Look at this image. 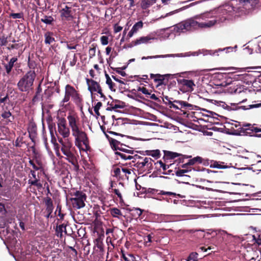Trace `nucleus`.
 I'll return each mask as SVG.
<instances>
[{
	"instance_id": "obj_1",
	"label": "nucleus",
	"mask_w": 261,
	"mask_h": 261,
	"mask_svg": "<svg viewBox=\"0 0 261 261\" xmlns=\"http://www.w3.org/2000/svg\"><path fill=\"white\" fill-rule=\"evenodd\" d=\"M59 142L61 144V150L65 155V159L73 166V169L75 171H78L80 166L77 161L78 155L76 154L75 147L68 140L63 141L61 139Z\"/></svg>"
},
{
	"instance_id": "obj_2",
	"label": "nucleus",
	"mask_w": 261,
	"mask_h": 261,
	"mask_svg": "<svg viewBox=\"0 0 261 261\" xmlns=\"http://www.w3.org/2000/svg\"><path fill=\"white\" fill-rule=\"evenodd\" d=\"M70 98L77 107L82 109L83 104L82 95L74 87L67 84L65 88V95L64 98L61 101V105L63 106L64 103L68 102Z\"/></svg>"
},
{
	"instance_id": "obj_3",
	"label": "nucleus",
	"mask_w": 261,
	"mask_h": 261,
	"mask_svg": "<svg viewBox=\"0 0 261 261\" xmlns=\"http://www.w3.org/2000/svg\"><path fill=\"white\" fill-rule=\"evenodd\" d=\"M36 77V73L35 70L28 71L17 83L18 89L21 92H29L30 91L33 89Z\"/></svg>"
},
{
	"instance_id": "obj_4",
	"label": "nucleus",
	"mask_w": 261,
	"mask_h": 261,
	"mask_svg": "<svg viewBox=\"0 0 261 261\" xmlns=\"http://www.w3.org/2000/svg\"><path fill=\"white\" fill-rule=\"evenodd\" d=\"M72 132V136L75 138V145L84 151L90 150V146L87 134L81 127L75 129Z\"/></svg>"
},
{
	"instance_id": "obj_5",
	"label": "nucleus",
	"mask_w": 261,
	"mask_h": 261,
	"mask_svg": "<svg viewBox=\"0 0 261 261\" xmlns=\"http://www.w3.org/2000/svg\"><path fill=\"white\" fill-rule=\"evenodd\" d=\"M197 23H198V22L195 21L193 17L176 24L175 25L174 29H175L177 32L179 33H184L187 31H193L199 29L197 25Z\"/></svg>"
},
{
	"instance_id": "obj_6",
	"label": "nucleus",
	"mask_w": 261,
	"mask_h": 261,
	"mask_svg": "<svg viewBox=\"0 0 261 261\" xmlns=\"http://www.w3.org/2000/svg\"><path fill=\"white\" fill-rule=\"evenodd\" d=\"M194 17L195 21L198 22L197 25L199 29L211 28L217 22L216 19L209 20V18H212L210 13L196 15Z\"/></svg>"
},
{
	"instance_id": "obj_7",
	"label": "nucleus",
	"mask_w": 261,
	"mask_h": 261,
	"mask_svg": "<svg viewBox=\"0 0 261 261\" xmlns=\"http://www.w3.org/2000/svg\"><path fill=\"white\" fill-rule=\"evenodd\" d=\"M71 195L73 197L70 198L69 200L73 208L80 209L85 206V202L87 199L85 193L81 191H76Z\"/></svg>"
},
{
	"instance_id": "obj_8",
	"label": "nucleus",
	"mask_w": 261,
	"mask_h": 261,
	"mask_svg": "<svg viewBox=\"0 0 261 261\" xmlns=\"http://www.w3.org/2000/svg\"><path fill=\"white\" fill-rule=\"evenodd\" d=\"M132 170L124 165H118L113 167L114 177H116L119 180L128 179L129 175L131 174Z\"/></svg>"
},
{
	"instance_id": "obj_9",
	"label": "nucleus",
	"mask_w": 261,
	"mask_h": 261,
	"mask_svg": "<svg viewBox=\"0 0 261 261\" xmlns=\"http://www.w3.org/2000/svg\"><path fill=\"white\" fill-rule=\"evenodd\" d=\"M58 131L64 138H67L70 135L69 128L67 126L66 120L65 118L58 117Z\"/></svg>"
},
{
	"instance_id": "obj_10",
	"label": "nucleus",
	"mask_w": 261,
	"mask_h": 261,
	"mask_svg": "<svg viewBox=\"0 0 261 261\" xmlns=\"http://www.w3.org/2000/svg\"><path fill=\"white\" fill-rule=\"evenodd\" d=\"M179 90L182 92H192L194 90L195 85L192 80L186 79H177Z\"/></svg>"
},
{
	"instance_id": "obj_11",
	"label": "nucleus",
	"mask_w": 261,
	"mask_h": 261,
	"mask_svg": "<svg viewBox=\"0 0 261 261\" xmlns=\"http://www.w3.org/2000/svg\"><path fill=\"white\" fill-rule=\"evenodd\" d=\"M86 83L88 86V89L91 93L97 92L100 95L101 98H102L103 100L106 99V97L103 93L101 87L98 82L92 79H86Z\"/></svg>"
},
{
	"instance_id": "obj_12",
	"label": "nucleus",
	"mask_w": 261,
	"mask_h": 261,
	"mask_svg": "<svg viewBox=\"0 0 261 261\" xmlns=\"http://www.w3.org/2000/svg\"><path fill=\"white\" fill-rule=\"evenodd\" d=\"M142 160V162H140V161L139 160V161H138L137 162H136V164L135 165V167L142 171H150L152 169L153 162H154L153 160H152L150 158L147 157L143 158Z\"/></svg>"
},
{
	"instance_id": "obj_13",
	"label": "nucleus",
	"mask_w": 261,
	"mask_h": 261,
	"mask_svg": "<svg viewBox=\"0 0 261 261\" xmlns=\"http://www.w3.org/2000/svg\"><path fill=\"white\" fill-rule=\"evenodd\" d=\"M243 130L241 133L246 135H249L251 136H255L257 137H261V128L255 127L250 124L244 125L242 128Z\"/></svg>"
},
{
	"instance_id": "obj_14",
	"label": "nucleus",
	"mask_w": 261,
	"mask_h": 261,
	"mask_svg": "<svg viewBox=\"0 0 261 261\" xmlns=\"http://www.w3.org/2000/svg\"><path fill=\"white\" fill-rule=\"evenodd\" d=\"M171 74H150L151 79H153L154 83L157 84V87L164 85H166L168 84V78H170Z\"/></svg>"
},
{
	"instance_id": "obj_15",
	"label": "nucleus",
	"mask_w": 261,
	"mask_h": 261,
	"mask_svg": "<svg viewBox=\"0 0 261 261\" xmlns=\"http://www.w3.org/2000/svg\"><path fill=\"white\" fill-rule=\"evenodd\" d=\"M46 121L51 136V142L54 145H58L55 136V134L57 135L56 123L53 121L52 118L51 117H48Z\"/></svg>"
},
{
	"instance_id": "obj_16",
	"label": "nucleus",
	"mask_w": 261,
	"mask_h": 261,
	"mask_svg": "<svg viewBox=\"0 0 261 261\" xmlns=\"http://www.w3.org/2000/svg\"><path fill=\"white\" fill-rule=\"evenodd\" d=\"M67 119L71 131L80 127V118L76 114L69 113L67 117Z\"/></svg>"
},
{
	"instance_id": "obj_17",
	"label": "nucleus",
	"mask_w": 261,
	"mask_h": 261,
	"mask_svg": "<svg viewBox=\"0 0 261 261\" xmlns=\"http://www.w3.org/2000/svg\"><path fill=\"white\" fill-rule=\"evenodd\" d=\"M44 202L45 206V211L44 213L46 214L44 215V217L47 219L53 218L54 216L52 215V213L53 212L54 206L52 199L50 197L47 196L44 199Z\"/></svg>"
},
{
	"instance_id": "obj_18",
	"label": "nucleus",
	"mask_w": 261,
	"mask_h": 261,
	"mask_svg": "<svg viewBox=\"0 0 261 261\" xmlns=\"http://www.w3.org/2000/svg\"><path fill=\"white\" fill-rule=\"evenodd\" d=\"M60 17L62 20L70 21L73 18V16L72 15L71 8L68 6L62 9L60 11Z\"/></svg>"
},
{
	"instance_id": "obj_19",
	"label": "nucleus",
	"mask_w": 261,
	"mask_h": 261,
	"mask_svg": "<svg viewBox=\"0 0 261 261\" xmlns=\"http://www.w3.org/2000/svg\"><path fill=\"white\" fill-rule=\"evenodd\" d=\"M115 153L116 155L117 159H119V157L120 159L124 160H135L138 161L139 160L140 161V160H142L143 158V157L137 154L134 155H132V154H125L124 153H121V152H115Z\"/></svg>"
},
{
	"instance_id": "obj_20",
	"label": "nucleus",
	"mask_w": 261,
	"mask_h": 261,
	"mask_svg": "<svg viewBox=\"0 0 261 261\" xmlns=\"http://www.w3.org/2000/svg\"><path fill=\"white\" fill-rule=\"evenodd\" d=\"M231 164L228 161H216L214 162V164L211 165V168H218V169H225L231 167Z\"/></svg>"
},
{
	"instance_id": "obj_21",
	"label": "nucleus",
	"mask_w": 261,
	"mask_h": 261,
	"mask_svg": "<svg viewBox=\"0 0 261 261\" xmlns=\"http://www.w3.org/2000/svg\"><path fill=\"white\" fill-rule=\"evenodd\" d=\"M143 27V23L142 21H139L136 22L133 27L131 30L128 32L127 38L129 39L132 37L134 34L137 33L140 29H141Z\"/></svg>"
},
{
	"instance_id": "obj_22",
	"label": "nucleus",
	"mask_w": 261,
	"mask_h": 261,
	"mask_svg": "<svg viewBox=\"0 0 261 261\" xmlns=\"http://www.w3.org/2000/svg\"><path fill=\"white\" fill-rule=\"evenodd\" d=\"M217 103H218V106L222 107L224 109H226L228 111L234 110H237L238 109H240V108H241L243 110L248 109V108H246L245 106H241V107L238 108L237 105H236V103H230L231 106L233 107L232 108L231 107V106L227 105L225 102L220 101H217Z\"/></svg>"
},
{
	"instance_id": "obj_23",
	"label": "nucleus",
	"mask_w": 261,
	"mask_h": 261,
	"mask_svg": "<svg viewBox=\"0 0 261 261\" xmlns=\"http://www.w3.org/2000/svg\"><path fill=\"white\" fill-rule=\"evenodd\" d=\"M17 57H13L10 60L8 63H3L7 74L9 75L10 74L12 69L14 67V63L17 61Z\"/></svg>"
},
{
	"instance_id": "obj_24",
	"label": "nucleus",
	"mask_w": 261,
	"mask_h": 261,
	"mask_svg": "<svg viewBox=\"0 0 261 261\" xmlns=\"http://www.w3.org/2000/svg\"><path fill=\"white\" fill-rule=\"evenodd\" d=\"M154 165L155 166V169H157V170L160 172V173H162L161 172V168H162L163 171L165 172L166 171L167 169L169 168H171L172 164L170 165H166V163H164L162 161H158L154 163Z\"/></svg>"
},
{
	"instance_id": "obj_25",
	"label": "nucleus",
	"mask_w": 261,
	"mask_h": 261,
	"mask_svg": "<svg viewBox=\"0 0 261 261\" xmlns=\"http://www.w3.org/2000/svg\"><path fill=\"white\" fill-rule=\"evenodd\" d=\"M164 155L163 156V159L165 162H166L167 160L174 159L180 155V153L167 150H164Z\"/></svg>"
},
{
	"instance_id": "obj_26",
	"label": "nucleus",
	"mask_w": 261,
	"mask_h": 261,
	"mask_svg": "<svg viewBox=\"0 0 261 261\" xmlns=\"http://www.w3.org/2000/svg\"><path fill=\"white\" fill-rule=\"evenodd\" d=\"M159 218L164 222H175L177 220V216L176 215H169L161 214Z\"/></svg>"
},
{
	"instance_id": "obj_27",
	"label": "nucleus",
	"mask_w": 261,
	"mask_h": 261,
	"mask_svg": "<svg viewBox=\"0 0 261 261\" xmlns=\"http://www.w3.org/2000/svg\"><path fill=\"white\" fill-rule=\"evenodd\" d=\"M148 192L153 194L158 193V194L163 195L172 196H174V197H175L176 196H178L179 197H180V194H176L175 193L171 192H165L164 191H160L159 193H158L159 192V190H156V189H150L148 190Z\"/></svg>"
},
{
	"instance_id": "obj_28",
	"label": "nucleus",
	"mask_w": 261,
	"mask_h": 261,
	"mask_svg": "<svg viewBox=\"0 0 261 261\" xmlns=\"http://www.w3.org/2000/svg\"><path fill=\"white\" fill-rule=\"evenodd\" d=\"M66 225L64 224H62L59 225H57L56 228L55 230V234L56 235L60 238H62L63 237V232H65V233H67L66 231Z\"/></svg>"
},
{
	"instance_id": "obj_29",
	"label": "nucleus",
	"mask_w": 261,
	"mask_h": 261,
	"mask_svg": "<svg viewBox=\"0 0 261 261\" xmlns=\"http://www.w3.org/2000/svg\"><path fill=\"white\" fill-rule=\"evenodd\" d=\"M202 161H203V158L200 156H197L195 157L192 159L189 160L187 163L182 165L181 167L182 168H186L188 166L193 165L197 163L198 164H200V162H201Z\"/></svg>"
},
{
	"instance_id": "obj_30",
	"label": "nucleus",
	"mask_w": 261,
	"mask_h": 261,
	"mask_svg": "<svg viewBox=\"0 0 261 261\" xmlns=\"http://www.w3.org/2000/svg\"><path fill=\"white\" fill-rule=\"evenodd\" d=\"M44 43L46 44H50L55 42V39L54 37V33L50 31H47L44 33Z\"/></svg>"
},
{
	"instance_id": "obj_31",
	"label": "nucleus",
	"mask_w": 261,
	"mask_h": 261,
	"mask_svg": "<svg viewBox=\"0 0 261 261\" xmlns=\"http://www.w3.org/2000/svg\"><path fill=\"white\" fill-rule=\"evenodd\" d=\"M128 210L130 212L132 217L134 219H138L140 218L143 212V210L135 207H133V208H129Z\"/></svg>"
},
{
	"instance_id": "obj_32",
	"label": "nucleus",
	"mask_w": 261,
	"mask_h": 261,
	"mask_svg": "<svg viewBox=\"0 0 261 261\" xmlns=\"http://www.w3.org/2000/svg\"><path fill=\"white\" fill-rule=\"evenodd\" d=\"M109 211L111 215L113 217L120 219L121 217L123 216L120 210L117 207L110 208Z\"/></svg>"
},
{
	"instance_id": "obj_33",
	"label": "nucleus",
	"mask_w": 261,
	"mask_h": 261,
	"mask_svg": "<svg viewBox=\"0 0 261 261\" xmlns=\"http://www.w3.org/2000/svg\"><path fill=\"white\" fill-rule=\"evenodd\" d=\"M151 39V38L149 36L141 37L134 40L135 44L137 46L141 44H147Z\"/></svg>"
},
{
	"instance_id": "obj_34",
	"label": "nucleus",
	"mask_w": 261,
	"mask_h": 261,
	"mask_svg": "<svg viewBox=\"0 0 261 261\" xmlns=\"http://www.w3.org/2000/svg\"><path fill=\"white\" fill-rule=\"evenodd\" d=\"M28 132L29 134H37V127L36 123L32 120L28 124Z\"/></svg>"
},
{
	"instance_id": "obj_35",
	"label": "nucleus",
	"mask_w": 261,
	"mask_h": 261,
	"mask_svg": "<svg viewBox=\"0 0 261 261\" xmlns=\"http://www.w3.org/2000/svg\"><path fill=\"white\" fill-rule=\"evenodd\" d=\"M31 173L32 175L33 178L34 179L33 180H29V184H30L31 185L35 186L37 187H41L42 185L38 182L39 179L36 177V172L34 170H31Z\"/></svg>"
},
{
	"instance_id": "obj_36",
	"label": "nucleus",
	"mask_w": 261,
	"mask_h": 261,
	"mask_svg": "<svg viewBox=\"0 0 261 261\" xmlns=\"http://www.w3.org/2000/svg\"><path fill=\"white\" fill-rule=\"evenodd\" d=\"M2 113L1 114V116L4 119H8L10 118L12 116V113L8 110V108L7 106L4 104L2 106Z\"/></svg>"
},
{
	"instance_id": "obj_37",
	"label": "nucleus",
	"mask_w": 261,
	"mask_h": 261,
	"mask_svg": "<svg viewBox=\"0 0 261 261\" xmlns=\"http://www.w3.org/2000/svg\"><path fill=\"white\" fill-rule=\"evenodd\" d=\"M8 221L6 219H3L0 221V228L3 229V230H1V231H3V233H5L6 231V234H8L9 232V227L8 226Z\"/></svg>"
},
{
	"instance_id": "obj_38",
	"label": "nucleus",
	"mask_w": 261,
	"mask_h": 261,
	"mask_svg": "<svg viewBox=\"0 0 261 261\" xmlns=\"http://www.w3.org/2000/svg\"><path fill=\"white\" fill-rule=\"evenodd\" d=\"M204 237V231L201 230H195L191 234V237L195 238L196 240H200L203 238Z\"/></svg>"
},
{
	"instance_id": "obj_39",
	"label": "nucleus",
	"mask_w": 261,
	"mask_h": 261,
	"mask_svg": "<svg viewBox=\"0 0 261 261\" xmlns=\"http://www.w3.org/2000/svg\"><path fill=\"white\" fill-rule=\"evenodd\" d=\"M54 19L51 16H44L43 18L41 19V21L46 24H52L53 22L54 21Z\"/></svg>"
},
{
	"instance_id": "obj_40",
	"label": "nucleus",
	"mask_w": 261,
	"mask_h": 261,
	"mask_svg": "<svg viewBox=\"0 0 261 261\" xmlns=\"http://www.w3.org/2000/svg\"><path fill=\"white\" fill-rule=\"evenodd\" d=\"M173 56V55H155V56H147V57H142L141 59L142 60H146V59H156V58H164L166 57H169Z\"/></svg>"
},
{
	"instance_id": "obj_41",
	"label": "nucleus",
	"mask_w": 261,
	"mask_h": 261,
	"mask_svg": "<svg viewBox=\"0 0 261 261\" xmlns=\"http://www.w3.org/2000/svg\"><path fill=\"white\" fill-rule=\"evenodd\" d=\"M121 104H114L112 103L110 105V107H108L107 110H115L117 109H122L125 106L124 103L123 102H120Z\"/></svg>"
},
{
	"instance_id": "obj_42",
	"label": "nucleus",
	"mask_w": 261,
	"mask_h": 261,
	"mask_svg": "<svg viewBox=\"0 0 261 261\" xmlns=\"http://www.w3.org/2000/svg\"><path fill=\"white\" fill-rule=\"evenodd\" d=\"M110 143L112 148L116 151L117 150L118 147H120L121 145H123L120 141L114 139H111Z\"/></svg>"
},
{
	"instance_id": "obj_43",
	"label": "nucleus",
	"mask_w": 261,
	"mask_h": 261,
	"mask_svg": "<svg viewBox=\"0 0 261 261\" xmlns=\"http://www.w3.org/2000/svg\"><path fill=\"white\" fill-rule=\"evenodd\" d=\"M37 63L35 61L31 60L29 56L28 61V66L30 68V70H34L37 68Z\"/></svg>"
},
{
	"instance_id": "obj_44",
	"label": "nucleus",
	"mask_w": 261,
	"mask_h": 261,
	"mask_svg": "<svg viewBox=\"0 0 261 261\" xmlns=\"http://www.w3.org/2000/svg\"><path fill=\"white\" fill-rule=\"evenodd\" d=\"M151 5L149 0H141L140 6L143 10H146Z\"/></svg>"
},
{
	"instance_id": "obj_45",
	"label": "nucleus",
	"mask_w": 261,
	"mask_h": 261,
	"mask_svg": "<svg viewBox=\"0 0 261 261\" xmlns=\"http://www.w3.org/2000/svg\"><path fill=\"white\" fill-rule=\"evenodd\" d=\"M122 145H121L120 147H117V150H119V151H117L116 152H121V153H124L128 154L134 153L133 150H130V149H127L124 148V147H122Z\"/></svg>"
},
{
	"instance_id": "obj_46",
	"label": "nucleus",
	"mask_w": 261,
	"mask_h": 261,
	"mask_svg": "<svg viewBox=\"0 0 261 261\" xmlns=\"http://www.w3.org/2000/svg\"><path fill=\"white\" fill-rule=\"evenodd\" d=\"M37 163L38 165H36L34 161L32 160H30L29 161V164L30 165L32 166L33 169L35 170H38L42 168V164L41 163H40L39 161H37Z\"/></svg>"
},
{
	"instance_id": "obj_47",
	"label": "nucleus",
	"mask_w": 261,
	"mask_h": 261,
	"mask_svg": "<svg viewBox=\"0 0 261 261\" xmlns=\"http://www.w3.org/2000/svg\"><path fill=\"white\" fill-rule=\"evenodd\" d=\"M57 212L58 213V215L59 217H60V219L63 220L64 218L65 214L62 213V206L60 204L57 205L56 211L55 213V214Z\"/></svg>"
},
{
	"instance_id": "obj_48",
	"label": "nucleus",
	"mask_w": 261,
	"mask_h": 261,
	"mask_svg": "<svg viewBox=\"0 0 261 261\" xmlns=\"http://www.w3.org/2000/svg\"><path fill=\"white\" fill-rule=\"evenodd\" d=\"M187 261H198V253L196 252L190 253Z\"/></svg>"
},
{
	"instance_id": "obj_49",
	"label": "nucleus",
	"mask_w": 261,
	"mask_h": 261,
	"mask_svg": "<svg viewBox=\"0 0 261 261\" xmlns=\"http://www.w3.org/2000/svg\"><path fill=\"white\" fill-rule=\"evenodd\" d=\"M106 84L108 85L110 89L112 91H115V84L111 80V78H109L108 81H106Z\"/></svg>"
},
{
	"instance_id": "obj_50",
	"label": "nucleus",
	"mask_w": 261,
	"mask_h": 261,
	"mask_svg": "<svg viewBox=\"0 0 261 261\" xmlns=\"http://www.w3.org/2000/svg\"><path fill=\"white\" fill-rule=\"evenodd\" d=\"M188 172V170L187 169H175L174 172L175 173V174L178 176H182L184 174L187 173Z\"/></svg>"
},
{
	"instance_id": "obj_51",
	"label": "nucleus",
	"mask_w": 261,
	"mask_h": 261,
	"mask_svg": "<svg viewBox=\"0 0 261 261\" xmlns=\"http://www.w3.org/2000/svg\"><path fill=\"white\" fill-rule=\"evenodd\" d=\"M169 79L170 78H168V84H166L169 90L175 87L176 85V82L175 80H172V79H170V80L169 81Z\"/></svg>"
},
{
	"instance_id": "obj_52",
	"label": "nucleus",
	"mask_w": 261,
	"mask_h": 261,
	"mask_svg": "<svg viewBox=\"0 0 261 261\" xmlns=\"http://www.w3.org/2000/svg\"><path fill=\"white\" fill-rule=\"evenodd\" d=\"M101 106H102V103L101 102H97L96 105L94 107V111L97 116H100L99 110Z\"/></svg>"
},
{
	"instance_id": "obj_53",
	"label": "nucleus",
	"mask_w": 261,
	"mask_h": 261,
	"mask_svg": "<svg viewBox=\"0 0 261 261\" xmlns=\"http://www.w3.org/2000/svg\"><path fill=\"white\" fill-rule=\"evenodd\" d=\"M23 143V137H18L15 141L14 145L16 147H20Z\"/></svg>"
},
{
	"instance_id": "obj_54",
	"label": "nucleus",
	"mask_w": 261,
	"mask_h": 261,
	"mask_svg": "<svg viewBox=\"0 0 261 261\" xmlns=\"http://www.w3.org/2000/svg\"><path fill=\"white\" fill-rule=\"evenodd\" d=\"M8 43V37L4 35L0 37V46H6Z\"/></svg>"
},
{
	"instance_id": "obj_55",
	"label": "nucleus",
	"mask_w": 261,
	"mask_h": 261,
	"mask_svg": "<svg viewBox=\"0 0 261 261\" xmlns=\"http://www.w3.org/2000/svg\"><path fill=\"white\" fill-rule=\"evenodd\" d=\"M10 17L12 18L13 19L22 18L23 17V13H12L10 14Z\"/></svg>"
},
{
	"instance_id": "obj_56",
	"label": "nucleus",
	"mask_w": 261,
	"mask_h": 261,
	"mask_svg": "<svg viewBox=\"0 0 261 261\" xmlns=\"http://www.w3.org/2000/svg\"><path fill=\"white\" fill-rule=\"evenodd\" d=\"M215 161L211 160L208 159H203V161L200 162V164H202L204 166L210 165L211 166V164H214V162H215Z\"/></svg>"
},
{
	"instance_id": "obj_57",
	"label": "nucleus",
	"mask_w": 261,
	"mask_h": 261,
	"mask_svg": "<svg viewBox=\"0 0 261 261\" xmlns=\"http://www.w3.org/2000/svg\"><path fill=\"white\" fill-rule=\"evenodd\" d=\"M112 190H113V192H114V193H115L118 196V197L119 198L120 201V202L122 201H123L122 196V195H121L119 190L115 188V189H113Z\"/></svg>"
},
{
	"instance_id": "obj_58",
	"label": "nucleus",
	"mask_w": 261,
	"mask_h": 261,
	"mask_svg": "<svg viewBox=\"0 0 261 261\" xmlns=\"http://www.w3.org/2000/svg\"><path fill=\"white\" fill-rule=\"evenodd\" d=\"M178 157H179V158L178 159V163H184V160L185 159L190 158H191V155H182V154H180V155L178 156Z\"/></svg>"
},
{
	"instance_id": "obj_59",
	"label": "nucleus",
	"mask_w": 261,
	"mask_h": 261,
	"mask_svg": "<svg viewBox=\"0 0 261 261\" xmlns=\"http://www.w3.org/2000/svg\"><path fill=\"white\" fill-rule=\"evenodd\" d=\"M111 68L113 69L114 71H115L117 73H118V74L122 75V76H126V73L124 71H122V70H121L120 67H119V68L111 67Z\"/></svg>"
},
{
	"instance_id": "obj_60",
	"label": "nucleus",
	"mask_w": 261,
	"mask_h": 261,
	"mask_svg": "<svg viewBox=\"0 0 261 261\" xmlns=\"http://www.w3.org/2000/svg\"><path fill=\"white\" fill-rule=\"evenodd\" d=\"M108 36H102L101 37H100V41H101V43L103 45H107L109 43V41H108Z\"/></svg>"
},
{
	"instance_id": "obj_61",
	"label": "nucleus",
	"mask_w": 261,
	"mask_h": 261,
	"mask_svg": "<svg viewBox=\"0 0 261 261\" xmlns=\"http://www.w3.org/2000/svg\"><path fill=\"white\" fill-rule=\"evenodd\" d=\"M95 53H96V47H95L90 48L89 50V57L90 58H91L93 57L94 56H95Z\"/></svg>"
},
{
	"instance_id": "obj_62",
	"label": "nucleus",
	"mask_w": 261,
	"mask_h": 261,
	"mask_svg": "<svg viewBox=\"0 0 261 261\" xmlns=\"http://www.w3.org/2000/svg\"><path fill=\"white\" fill-rule=\"evenodd\" d=\"M66 43V47L68 49H76V47L78 45L77 44L73 45L72 44H69L68 41L65 42Z\"/></svg>"
},
{
	"instance_id": "obj_63",
	"label": "nucleus",
	"mask_w": 261,
	"mask_h": 261,
	"mask_svg": "<svg viewBox=\"0 0 261 261\" xmlns=\"http://www.w3.org/2000/svg\"><path fill=\"white\" fill-rule=\"evenodd\" d=\"M253 238L254 241V243L257 244L258 245H261V239L260 235H258L257 238H256L255 235H253Z\"/></svg>"
},
{
	"instance_id": "obj_64",
	"label": "nucleus",
	"mask_w": 261,
	"mask_h": 261,
	"mask_svg": "<svg viewBox=\"0 0 261 261\" xmlns=\"http://www.w3.org/2000/svg\"><path fill=\"white\" fill-rule=\"evenodd\" d=\"M160 152L159 150H155L151 151L150 155L154 158H159L160 156Z\"/></svg>"
}]
</instances>
